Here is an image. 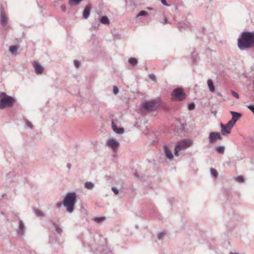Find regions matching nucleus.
<instances>
[{"label": "nucleus", "instance_id": "obj_30", "mask_svg": "<svg viewBox=\"0 0 254 254\" xmlns=\"http://www.w3.org/2000/svg\"><path fill=\"white\" fill-rule=\"evenodd\" d=\"M99 24L97 21H95L92 24L91 28L92 29H97L99 27Z\"/></svg>", "mask_w": 254, "mask_h": 254}, {"label": "nucleus", "instance_id": "obj_22", "mask_svg": "<svg viewBox=\"0 0 254 254\" xmlns=\"http://www.w3.org/2000/svg\"><path fill=\"white\" fill-rule=\"evenodd\" d=\"M17 50L18 47L16 46H11L9 48V51L12 54H14Z\"/></svg>", "mask_w": 254, "mask_h": 254}, {"label": "nucleus", "instance_id": "obj_37", "mask_svg": "<svg viewBox=\"0 0 254 254\" xmlns=\"http://www.w3.org/2000/svg\"><path fill=\"white\" fill-rule=\"evenodd\" d=\"M231 93H232V94L233 95V96H234L235 97H236L237 99L239 98V97H240L239 95L237 92H236L234 91H232Z\"/></svg>", "mask_w": 254, "mask_h": 254}, {"label": "nucleus", "instance_id": "obj_24", "mask_svg": "<svg viewBox=\"0 0 254 254\" xmlns=\"http://www.w3.org/2000/svg\"><path fill=\"white\" fill-rule=\"evenodd\" d=\"M210 173L212 177L216 178L218 176V173L217 171L213 168L210 169Z\"/></svg>", "mask_w": 254, "mask_h": 254}, {"label": "nucleus", "instance_id": "obj_31", "mask_svg": "<svg viewBox=\"0 0 254 254\" xmlns=\"http://www.w3.org/2000/svg\"><path fill=\"white\" fill-rule=\"evenodd\" d=\"M149 77L152 81H153L155 82L157 81L156 76L154 74H150L149 75Z\"/></svg>", "mask_w": 254, "mask_h": 254}, {"label": "nucleus", "instance_id": "obj_42", "mask_svg": "<svg viewBox=\"0 0 254 254\" xmlns=\"http://www.w3.org/2000/svg\"><path fill=\"white\" fill-rule=\"evenodd\" d=\"M63 205V202H60L56 204V206L57 208H60L62 207V206Z\"/></svg>", "mask_w": 254, "mask_h": 254}, {"label": "nucleus", "instance_id": "obj_41", "mask_svg": "<svg viewBox=\"0 0 254 254\" xmlns=\"http://www.w3.org/2000/svg\"><path fill=\"white\" fill-rule=\"evenodd\" d=\"M80 64V63L79 61L77 60L74 61V65L76 67H78Z\"/></svg>", "mask_w": 254, "mask_h": 254}, {"label": "nucleus", "instance_id": "obj_49", "mask_svg": "<svg viewBox=\"0 0 254 254\" xmlns=\"http://www.w3.org/2000/svg\"><path fill=\"white\" fill-rule=\"evenodd\" d=\"M178 27L179 28V27H182V24L181 23H178Z\"/></svg>", "mask_w": 254, "mask_h": 254}, {"label": "nucleus", "instance_id": "obj_51", "mask_svg": "<svg viewBox=\"0 0 254 254\" xmlns=\"http://www.w3.org/2000/svg\"><path fill=\"white\" fill-rule=\"evenodd\" d=\"M67 168H68V169H69V168H70V165L69 164H68L67 165Z\"/></svg>", "mask_w": 254, "mask_h": 254}, {"label": "nucleus", "instance_id": "obj_38", "mask_svg": "<svg viewBox=\"0 0 254 254\" xmlns=\"http://www.w3.org/2000/svg\"><path fill=\"white\" fill-rule=\"evenodd\" d=\"M197 56V54H195V53H193L191 55V58L193 62H195L196 61V57Z\"/></svg>", "mask_w": 254, "mask_h": 254}, {"label": "nucleus", "instance_id": "obj_50", "mask_svg": "<svg viewBox=\"0 0 254 254\" xmlns=\"http://www.w3.org/2000/svg\"><path fill=\"white\" fill-rule=\"evenodd\" d=\"M217 95L220 97H222V95L221 93H217Z\"/></svg>", "mask_w": 254, "mask_h": 254}, {"label": "nucleus", "instance_id": "obj_36", "mask_svg": "<svg viewBox=\"0 0 254 254\" xmlns=\"http://www.w3.org/2000/svg\"><path fill=\"white\" fill-rule=\"evenodd\" d=\"M119 92V89L117 86H114L113 87V93L115 95H116Z\"/></svg>", "mask_w": 254, "mask_h": 254}, {"label": "nucleus", "instance_id": "obj_40", "mask_svg": "<svg viewBox=\"0 0 254 254\" xmlns=\"http://www.w3.org/2000/svg\"><path fill=\"white\" fill-rule=\"evenodd\" d=\"M216 139H219V140H222V137L221 136V135H220L219 132H216Z\"/></svg>", "mask_w": 254, "mask_h": 254}, {"label": "nucleus", "instance_id": "obj_32", "mask_svg": "<svg viewBox=\"0 0 254 254\" xmlns=\"http://www.w3.org/2000/svg\"><path fill=\"white\" fill-rule=\"evenodd\" d=\"M165 235V232H161L158 234L157 238L159 240H162Z\"/></svg>", "mask_w": 254, "mask_h": 254}, {"label": "nucleus", "instance_id": "obj_45", "mask_svg": "<svg viewBox=\"0 0 254 254\" xmlns=\"http://www.w3.org/2000/svg\"><path fill=\"white\" fill-rule=\"evenodd\" d=\"M162 23L164 25L167 23H169V22H168L167 18L165 17L164 18L163 21L162 22Z\"/></svg>", "mask_w": 254, "mask_h": 254}, {"label": "nucleus", "instance_id": "obj_47", "mask_svg": "<svg viewBox=\"0 0 254 254\" xmlns=\"http://www.w3.org/2000/svg\"><path fill=\"white\" fill-rule=\"evenodd\" d=\"M248 139L250 141H252V142H254V138L252 137H249L248 138Z\"/></svg>", "mask_w": 254, "mask_h": 254}, {"label": "nucleus", "instance_id": "obj_19", "mask_svg": "<svg viewBox=\"0 0 254 254\" xmlns=\"http://www.w3.org/2000/svg\"><path fill=\"white\" fill-rule=\"evenodd\" d=\"M215 150L219 153L223 154L225 151V147L224 146H219L215 148Z\"/></svg>", "mask_w": 254, "mask_h": 254}, {"label": "nucleus", "instance_id": "obj_4", "mask_svg": "<svg viewBox=\"0 0 254 254\" xmlns=\"http://www.w3.org/2000/svg\"><path fill=\"white\" fill-rule=\"evenodd\" d=\"M192 144V141L190 139H184L179 142L175 148V156H178L181 150L191 146Z\"/></svg>", "mask_w": 254, "mask_h": 254}, {"label": "nucleus", "instance_id": "obj_44", "mask_svg": "<svg viewBox=\"0 0 254 254\" xmlns=\"http://www.w3.org/2000/svg\"><path fill=\"white\" fill-rule=\"evenodd\" d=\"M161 1L162 2V3L165 6H170V5L167 4L166 0H161Z\"/></svg>", "mask_w": 254, "mask_h": 254}, {"label": "nucleus", "instance_id": "obj_21", "mask_svg": "<svg viewBox=\"0 0 254 254\" xmlns=\"http://www.w3.org/2000/svg\"><path fill=\"white\" fill-rule=\"evenodd\" d=\"M128 62L132 65H135L137 64V60L134 58H130L128 60Z\"/></svg>", "mask_w": 254, "mask_h": 254}, {"label": "nucleus", "instance_id": "obj_28", "mask_svg": "<svg viewBox=\"0 0 254 254\" xmlns=\"http://www.w3.org/2000/svg\"><path fill=\"white\" fill-rule=\"evenodd\" d=\"M125 131V129L123 127H121V128H117V129L115 130V132H116V133H118V134H122Z\"/></svg>", "mask_w": 254, "mask_h": 254}, {"label": "nucleus", "instance_id": "obj_25", "mask_svg": "<svg viewBox=\"0 0 254 254\" xmlns=\"http://www.w3.org/2000/svg\"><path fill=\"white\" fill-rule=\"evenodd\" d=\"M35 212V214L38 216V217H43L44 216V214L40 210L38 209H36L34 211Z\"/></svg>", "mask_w": 254, "mask_h": 254}, {"label": "nucleus", "instance_id": "obj_7", "mask_svg": "<svg viewBox=\"0 0 254 254\" xmlns=\"http://www.w3.org/2000/svg\"><path fill=\"white\" fill-rule=\"evenodd\" d=\"M172 145L170 143L164 144L163 146V149L165 157L169 160H172L174 155L171 151Z\"/></svg>", "mask_w": 254, "mask_h": 254}, {"label": "nucleus", "instance_id": "obj_5", "mask_svg": "<svg viewBox=\"0 0 254 254\" xmlns=\"http://www.w3.org/2000/svg\"><path fill=\"white\" fill-rule=\"evenodd\" d=\"M172 100L181 101L185 99L186 95L181 87L175 88L172 93Z\"/></svg>", "mask_w": 254, "mask_h": 254}, {"label": "nucleus", "instance_id": "obj_18", "mask_svg": "<svg viewBox=\"0 0 254 254\" xmlns=\"http://www.w3.org/2000/svg\"><path fill=\"white\" fill-rule=\"evenodd\" d=\"M105 217H94L93 220L97 223L101 224L105 220Z\"/></svg>", "mask_w": 254, "mask_h": 254}, {"label": "nucleus", "instance_id": "obj_8", "mask_svg": "<svg viewBox=\"0 0 254 254\" xmlns=\"http://www.w3.org/2000/svg\"><path fill=\"white\" fill-rule=\"evenodd\" d=\"M25 230V226L24 223L22 220L18 218V225L16 229L17 234L19 236H22L24 235Z\"/></svg>", "mask_w": 254, "mask_h": 254}, {"label": "nucleus", "instance_id": "obj_35", "mask_svg": "<svg viewBox=\"0 0 254 254\" xmlns=\"http://www.w3.org/2000/svg\"><path fill=\"white\" fill-rule=\"evenodd\" d=\"M247 107L254 114V105H249Z\"/></svg>", "mask_w": 254, "mask_h": 254}, {"label": "nucleus", "instance_id": "obj_20", "mask_svg": "<svg viewBox=\"0 0 254 254\" xmlns=\"http://www.w3.org/2000/svg\"><path fill=\"white\" fill-rule=\"evenodd\" d=\"M84 187L88 190H92L94 188V184L90 182H86L84 184Z\"/></svg>", "mask_w": 254, "mask_h": 254}, {"label": "nucleus", "instance_id": "obj_6", "mask_svg": "<svg viewBox=\"0 0 254 254\" xmlns=\"http://www.w3.org/2000/svg\"><path fill=\"white\" fill-rule=\"evenodd\" d=\"M141 107L147 111H153L157 108L156 103L154 100L145 101L142 104Z\"/></svg>", "mask_w": 254, "mask_h": 254}, {"label": "nucleus", "instance_id": "obj_9", "mask_svg": "<svg viewBox=\"0 0 254 254\" xmlns=\"http://www.w3.org/2000/svg\"><path fill=\"white\" fill-rule=\"evenodd\" d=\"M106 145L113 149H115L119 146L120 143L116 139L113 138H110L107 141Z\"/></svg>", "mask_w": 254, "mask_h": 254}, {"label": "nucleus", "instance_id": "obj_2", "mask_svg": "<svg viewBox=\"0 0 254 254\" xmlns=\"http://www.w3.org/2000/svg\"><path fill=\"white\" fill-rule=\"evenodd\" d=\"M76 202V195L75 192L67 193L63 200V205L66 208L67 211L71 213L74 208Z\"/></svg>", "mask_w": 254, "mask_h": 254}, {"label": "nucleus", "instance_id": "obj_29", "mask_svg": "<svg viewBox=\"0 0 254 254\" xmlns=\"http://www.w3.org/2000/svg\"><path fill=\"white\" fill-rule=\"evenodd\" d=\"M195 105L194 103H191L188 105V109L189 110H192L195 108Z\"/></svg>", "mask_w": 254, "mask_h": 254}, {"label": "nucleus", "instance_id": "obj_27", "mask_svg": "<svg viewBox=\"0 0 254 254\" xmlns=\"http://www.w3.org/2000/svg\"><path fill=\"white\" fill-rule=\"evenodd\" d=\"M235 125V123L233 121H232L231 120L230 121H229L226 124V125L227 126V127H229L231 129L234 127V126Z\"/></svg>", "mask_w": 254, "mask_h": 254}, {"label": "nucleus", "instance_id": "obj_14", "mask_svg": "<svg viewBox=\"0 0 254 254\" xmlns=\"http://www.w3.org/2000/svg\"><path fill=\"white\" fill-rule=\"evenodd\" d=\"M221 127L222 128V133L224 135L226 134H229L231 132V129L229 127H227V126L224 125L223 124H221Z\"/></svg>", "mask_w": 254, "mask_h": 254}, {"label": "nucleus", "instance_id": "obj_16", "mask_svg": "<svg viewBox=\"0 0 254 254\" xmlns=\"http://www.w3.org/2000/svg\"><path fill=\"white\" fill-rule=\"evenodd\" d=\"M208 138L210 143H214L216 140V132H211L208 136Z\"/></svg>", "mask_w": 254, "mask_h": 254}, {"label": "nucleus", "instance_id": "obj_23", "mask_svg": "<svg viewBox=\"0 0 254 254\" xmlns=\"http://www.w3.org/2000/svg\"><path fill=\"white\" fill-rule=\"evenodd\" d=\"M52 223L55 227L56 232L58 233L61 234L63 232L62 229L61 228H60L59 227V226L58 225H57V224H56L55 222H53Z\"/></svg>", "mask_w": 254, "mask_h": 254}, {"label": "nucleus", "instance_id": "obj_46", "mask_svg": "<svg viewBox=\"0 0 254 254\" xmlns=\"http://www.w3.org/2000/svg\"><path fill=\"white\" fill-rule=\"evenodd\" d=\"M61 9L63 12H65L66 11V7L65 5H62L61 6Z\"/></svg>", "mask_w": 254, "mask_h": 254}, {"label": "nucleus", "instance_id": "obj_3", "mask_svg": "<svg viewBox=\"0 0 254 254\" xmlns=\"http://www.w3.org/2000/svg\"><path fill=\"white\" fill-rule=\"evenodd\" d=\"M15 102L14 97L8 95L4 92H0V109L11 107Z\"/></svg>", "mask_w": 254, "mask_h": 254}, {"label": "nucleus", "instance_id": "obj_15", "mask_svg": "<svg viewBox=\"0 0 254 254\" xmlns=\"http://www.w3.org/2000/svg\"><path fill=\"white\" fill-rule=\"evenodd\" d=\"M207 84L209 91L211 92H213L215 91V86L213 84L212 80L210 79H208Z\"/></svg>", "mask_w": 254, "mask_h": 254}, {"label": "nucleus", "instance_id": "obj_48", "mask_svg": "<svg viewBox=\"0 0 254 254\" xmlns=\"http://www.w3.org/2000/svg\"><path fill=\"white\" fill-rule=\"evenodd\" d=\"M146 9L149 10H152L153 9V8L150 7H146Z\"/></svg>", "mask_w": 254, "mask_h": 254}, {"label": "nucleus", "instance_id": "obj_13", "mask_svg": "<svg viewBox=\"0 0 254 254\" xmlns=\"http://www.w3.org/2000/svg\"><path fill=\"white\" fill-rule=\"evenodd\" d=\"M91 6L87 5L85 7L83 12V17L84 19H87L90 13Z\"/></svg>", "mask_w": 254, "mask_h": 254}, {"label": "nucleus", "instance_id": "obj_33", "mask_svg": "<svg viewBox=\"0 0 254 254\" xmlns=\"http://www.w3.org/2000/svg\"><path fill=\"white\" fill-rule=\"evenodd\" d=\"M112 129L113 130L115 131V130L117 129V125L116 124V123L114 122V121H112Z\"/></svg>", "mask_w": 254, "mask_h": 254}, {"label": "nucleus", "instance_id": "obj_11", "mask_svg": "<svg viewBox=\"0 0 254 254\" xmlns=\"http://www.w3.org/2000/svg\"><path fill=\"white\" fill-rule=\"evenodd\" d=\"M0 22L3 27H5L7 22V18L5 16L2 7L0 9Z\"/></svg>", "mask_w": 254, "mask_h": 254}, {"label": "nucleus", "instance_id": "obj_39", "mask_svg": "<svg viewBox=\"0 0 254 254\" xmlns=\"http://www.w3.org/2000/svg\"><path fill=\"white\" fill-rule=\"evenodd\" d=\"M112 190L115 194L117 195L119 193V190L117 188H116L115 187H112Z\"/></svg>", "mask_w": 254, "mask_h": 254}, {"label": "nucleus", "instance_id": "obj_12", "mask_svg": "<svg viewBox=\"0 0 254 254\" xmlns=\"http://www.w3.org/2000/svg\"><path fill=\"white\" fill-rule=\"evenodd\" d=\"M230 113L232 116L231 120L236 124L239 118L241 117L242 115L240 113L234 111H230Z\"/></svg>", "mask_w": 254, "mask_h": 254}, {"label": "nucleus", "instance_id": "obj_17", "mask_svg": "<svg viewBox=\"0 0 254 254\" xmlns=\"http://www.w3.org/2000/svg\"><path fill=\"white\" fill-rule=\"evenodd\" d=\"M100 22L104 24L109 25L110 21L107 16H102L100 18Z\"/></svg>", "mask_w": 254, "mask_h": 254}, {"label": "nucleus", "instance_id": "obj_10", "mask_svg": "<svg viewBox=\"0 0 254 254\" xmlns=\"http://www.w3.org/2000/svg\"><path fill=\"white\" fill-rule=\"evenodd\" d=\"M33 66L34 67L35 72L37 74H41L43 72L44 68L40 64L34 62L33 63Z\"/></svg>", "mask_w": 254, "mask_h": 254}, {"label": "nucleus", "instance_id": "obj_34", "mask_svg": "<svg viewBox=\"0 0 254 254\" xmlns=\"http://www.w3.org/2000/svg\"><path fill=\"white\" fill-rule=\"evenodd\" d=\"M235 180L240 183H242L244 181V178L242 176H238L235 178Z\"/></svg>", "mask_w": 254, "mask_h": 254}, {"label": "nucleus", "instance_id": "obj_43", "mask_svg": "<svg viewBox=\"0 0 254 254\" xmlns=\"http://www.w3.org/2000/svg\"><path fill=\"white\" fill-rule=\"evenodd\" d=\"M26 124L27 126L28 127H29L30 128H32V124L30 122H29L28 121H26Z\"/></svg>", "mask_w": 254, "mask_h": 254}, {"label": "nucleus", "instance_id": "obj_26", "mask_svg": "<svg viewBox=\"0 0 254 254\" xmlns=\"http://www.w3.org/2000/svg\"><path fill=\"white\" fill-rule=\"evenodd\" d=\"M147 14H148V13L146 11H144V10H141L138 13V14L137 15L136 17H138L139 16H147Z\"/></svg>", "mask_w": 254, "mask_h": 254}, {"label": "nucleus", "instance_id": "obj_1", "mask_svg": "<svg viewBox=\"0 0 254 254\" xmlns=\"http://www.w3.org/2000/svg\"><path fill=\"white\" fill-rule=\"evenodd\" d=\"M254 44V31H244L238 39V46L241 50L253 47Z\"/></svg>", "mask_w": 254, "mask_h": 254}]
</instances>
